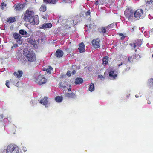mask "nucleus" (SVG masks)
<instances>
[{"label":"nucleus","instance_id":"nucleus-43","mask_svg":"<svg viewBox=\"0 0 153 153\" xmlns=\"http://www.w3.org/2000/svg\"><path fill=\"white\" fill-rule=\"evenodd\" d=\"M113 24H111L109 25H108L107 26H108V28L109 29L110 28V27L111 28H112L113 27L112 26H113Z\"/></svg>","mask_w":153,"mask_h":153},{"label":"nucleus","instance_id":"nucleus-24","mask_svg":"<svg viewBox=\"0 0 153 153\" xmlns=\"http://www.w3.org/2000/svg\"><path fill=\"white\" fill-rule=\"evenodd\" d=\"M127 58L128 59V61L130 63L134 62L135 61L133 55H132L130 57H128Z\"/></svg>","mask_w":153,"mask_h":153},{"label":"nucleus","instance_id":"nucleus-45","mask_svg":"<svg viewBox=\"0 0 153 153\" xmlns=\"http://www.w3.org/2000/svg\"><path fill=\"white\" fill-rule=\"evenodd\" d=\"M13 46L15 48H16L18 46V45L17 44H14Z\"/></svg>","mask_w":153,"mask_h":153},{"label":"nucleus","instance_id":"nucleus-5","mask_svg":"<svg viewBox=\"0 0 153 153\" xmlns=\"http://www.w3.org/2000/svg\"><path fill=\"white\" fill-rule=\"evenodd\" d=\"M34 80L36 83L40 85L45 84L47 82V79L40 74L37 77H36Z\"/></svg>","mask_w":153,"mask_h":153},{"label":"nucleus","instance_id":"nucleus-14","mask_svg":"<svg viewBox=\"0 0 153 153\" xmlns=\"http://www.w3.org/2000/svg\"><path fill=\"white\" fill-rule=\"evenodd\" d=\"M109 58L107 56H105L102 59V64L104 66H106L108 64Z\"/></svg>","mask_w":153,"mask_h":153},{"label":"nucleus","instance_id":"nucleus-36","mask_svg":"<svg viewBox=\"0 0 153 153\" xmlns=\"http://www.w3.org/2000/svg\"><path fill=\"white\" fill-rule=\"evenodd\" d=\"M28 42L29 43H30L32 45H33L35 43L34 41L32 39H30L29 40Z\"/></svg>","mask_w":153,"mask_h":153},{"label":"nucleus","instance_id":"nucleus-34","mask_svg":"<svg viewBox=\"0 0 153 153\" xmlns=\"http://www.w3.org/2000/svg\"><path fill=\"white\" fill-rule=\"evenodd\" d=\"M7 6L6 4L4 2H2L1 4V7L2 10H3L4 9V7H6Z\"/></svg>","mask_w":153,"mask_h":153},{"label":"nucleus","instance_id":"nucleus-23","mask_svg":"<svg viewBox=\"0 0 153 153\" xmlns=\"http://www.w3.org/2000/svg\"><path fill=\"white\" fill-rule=\"evenodd\" d=\"M47 10V7L45 5L43 4L41 6L39 10L40 11L44 12H45Z\"/></svg>","mask_w":153,"mask_h":153},{"label":"nucleus","instance_id":"nucleus-10","mask_svg":"<svg viewBox=\"0 0 153 153\" xmlns=\"http://www.w3.org/2000/svg\"><path fill=\"white\" fill-rule=\"evenodd\" d=\"M32 19L33 20L30 22L31 25H37L39 23V21L38 15L34 16Z\"/></svg>","mask_w":153,"mask_h":153},{"label":"nucleus","instance_id":"nucleus-15","mask_svg":"<svg viewBox=\"0 0 153 153\" xmlns=\"http://www.w3.org/2000/svg\"><path fill=\"white\" fill-rule=\"evenodd\" d=\"M43 1L46 4H55L58 1V0H43Z\"/></svg>","mask_w":153,"mask_h":153},{"label":"nucleus","instance_id":"nucleus-30","mask_svg":"<svg viewBox=\"0 0 153 153\" xmlns=\"http://www.w3.org/2000/svg\"><path fill=\"white\" fill-rule=\"evenodd\" d=\"M149 85L150 87L153 88V78H151L149 79Z\"/></svg>","mask_w":153,"mask_h":153},{"label":"nucleus","instance_id":"nucleus-2","mask_svg":"<svg viewBox=\"0 0 153 153\" xmlns=\"http://www.w3.org/2000/svg\"><path fill=\"white\" fill-rule=\"evenodd\" d=\"M25 55L29 62H33L35 61L36 59L35 54L32 51H27L25 53Z\"/></svg>","mask_w":153,"mask_h":153},{"label":"nucleus","instance_id":"nucleus-41","mask_svg":"<svg viewBox=\"0 0 153 153\" xmlns=\"http://www.w3.org/2000/svg\"><path fill=\"white\" fill-rule=\"evenodd\" d=\"M66 74L68 76H70L71 75V71H68L66 73Z\"/></svg>","mask_w":153,"mask_h":153},{"label":"nucleus","instance_id":"nucleus-40","mask_svg":"<svg viewBox=\"0 0 153 153\" xmlns=\"http://www.w3.org/2000/svg\"><path fill=\"white\" fill-rule=\"evenodd\" d=\"M90 11H87L85 13V15L86 16H90Z\"/></svg>","mask_w":153,"mask_h":153},{"label":"nucleus","instance_id":"nucleus-50","mask_svg":"<svg viewBox=\"0 0 153 153\" xmlns=\"http://www.w3.org/2000/svg\"><path fill=\"white\" fill-rule=\"evenodd\" d=\"M71 91V88H69L68 89V91Z\"/></svg>","mask_w":153,"mask_h":153},{"label":"nucleus","instance_id":"nucleus-39","mask_svg":"<svg viewBox=\"0 0 153 153\" xmlns=\"http://www.w3.org/2000/svg\"><path fill=\"white\" fill-rule=\"evenodd\" d=\"M6 86L8 87V88H10L9 87V84H10V83H9V81L8 80H7L6 81Z\"/></svg>","mask_w":153,"mask_h":153},{"label":"nucleus","instance_id":"nucleus-37","mask_svg":"<svg viewBox=\"0 0 153 153\" xmlns=\"http://www.w3.org/2000/svg\"><path fill=\"white\" fill-rule=\"evenodd\" d=\"M21 38H19L18 39V40L17 41V42L19 44H21L22 43V41L21 39Z\"/></svg>","mask_w":153,"mask_h":153},{"label":"nucleus","instance_id":"nucleus-20","mask_svg":"<svg viewBox=\"0 0 153 153\" xmlns=\"http://www.w3.org/2000/svg\"><path fill=\"white\" fill-rule=\"evenodd\" d=\"M19 33L22 35H25V37H28L29 36L26 31L22 29H21L19 30Z\"/></svg>","mask_w":153,"mask_h":153},{"label":"nucleus","instance_id":"nucleus-51","mask_svg":"<svg viewBox=\"0 0 153 153\" xmlns=\"http://www.w3.org/2000/svg\"><path fill=\"white\" fill-rule=\"evenodd\" d=\"M47 16L45 17L44 16V19H47Z\"/></svg>","mask_w":153,"mask_h":153},{"label":"nucleus","instance_id":"nucleus-7","mask_svg":"<svg viewBox=\"0 0 153 153\" xmlns=\"http://www.w3.org/2000/svg\"><path fill=\"white\" fill-rule=\"evenodd\" d=\"M100 40L98 38L95 39H93L91 42L92 44L93 47L95 48H97L100 47Z\"/></svg>","mask_w":153,"mask_h":153},{"label":"nucleus","instance_id":"nucleus-18","mask_svg":"<svg viewBox=\"0 0 153 153\" xmlns=\"http://www.w3.org/2000/svg\"><path fill=\"white\" fill-rule=\"evenodd\" d=\"M114 71L112 70H111L109 72V76L112 79H114L117 76V74H114Z\"/></svg>","mask_w":153,"mask_h":153},{"label":"nucleus","instance_id":"nucleus-33","mask_svg":"<svg viewBox=\"0 0 153 153\" xmlns=\"http://www.w3.org/2000/svg\"><path fill=\"white\" fill-rule=\"evenodd\" d=\"M70 22L71 24L73 25L74 26L77 23V20H72L70 21Z\"/></svg>","mask_w":153,"mask_h":153},{"label":"nucleus","instance_id":"nucleus-35","mask_svg":"<svg viewBox=\"0 0 153 153\" xmlns=\"http://www.w3.org/2000/svg\"><path fill=\"white\" fill-rule=\"evenodd\" d=\"M119 35L120 36H121V37L120 38V39L121 40H123L125 38V36H124L123 34V33H119Z\"/></svg>","mask_w":153,"mask_h":153},{"label":"nucleus","instance_id":"nucleus-31","mask_svg":"<svg viewBox=\"0 0 153 153\" xmlns=\"http://www.w3.org/2000/svg\"><path fill=\"white\" fill-rule=\"evenodd\" d=\"M145 1L147 5H149L153 3V0H145Z\"/></svg>","mask_w":153,"mask_h":153},{"label":"nucleus","instance_id":"nucleus-26","mask_svg":"<svg viewBox=\"0 0 153 153\" xmlns=\"http://www.w3.org/2000/svg\"><path fill=\"white\" fill-rule=\"evenodd\" d=\"M63 100V97L62 96H57L55 98V101L58 102H60L62 101Z\"/></svg>","mask_w":153,"mask_h":153},{"label":"nucleus","instance_id":"nucleus-1","mask_svg":"<svg viewBox=\"0 0 153 153\" xmlns=\"http://www.w3.org/2000/svg\"><path fill=\"white\" fill-rule=\"evenodd\" d=\"M34 12L30 8L28 9L24 14L23 19L26 22H30L34 16Z\"/></svg>","mask_w":153,"mask_h":153},{"label":"nucleus","instance_id":"nucleus-4","mask_svg":"<svg viewBox=\"0 0 153 153\" xmlns=\"http://www.w3.org/2000/svg\"><path fill=\"white\" fill-rule=\"evenodd\" d=\"M125 17L130 21L132 22L133 20L134 12L132 10L126 9L124 11Z\"/></svg>","mask_w":153,"mask_h":153},{"label":"nucleus","instance_id":"nucleus-55","mask_svg":"<svg viewBox=\"0 0 153 153\" xmlns=\"http://www.w3.org/2000/svg\"><path fill=\"white\" fill-rule=\"evenodd\" d=\"M152 58H153V54L152 55Z\"/></svg>","mask_w":153,"mask_h":153},{"label":"nucleus","instance_id":"nucleus-53","mask_svg":"<svg viewBox=\"0 0 153 153\" xmlns=\"http://www.w3.org/2000/svg\"><path fill=\"white\" fill-rule=\"evenodd\" d=\"M135 52H136L137 51V50L136 49H135Z\"/></svg>","mask_w":153,"mask_h":153},{"label":"nucleus","instance_id":"nucleus-12","mask_svg":"<svg viewBox=\"0 0 153 153\" xmlns=\"http://www.w3.org/2000/svg\"><path fill=\"white\" fill-rule=\"evenodd\" d=\"M63 54V51L62 50L57 49L56 52V56L57 58H60L62 56Z\"/></svg>","mask_w":153,"mask_h":153},{"label":"nucleus","instance_id":"nucleus-22","mask_svg":"<svg viewBox=\"0 0 153 153\" xmlns=\"http://www.w3.org/2000/svg\"><path fill=\"white\" fill-rule=\"evenodd\" d=\"M66 96L69 98H74L76 97V96L74 93L73 92L67 93L65 95Z\"/></svg>","mask_w":153,"mask_h":153},{"label":"nucleus","instance_id":"nucleus-42","mask_svg":"<svg viewBox=\"0 0 153 153\" xmlns=\"http://www.w3.org/2000/svg\"><path fill=\"white\" fill-rule=\"evenodd\" d=\"M4 117V116L3 114H1L0 115V120L1 121L3 119Z\"/></svg>","mask_w":153,"mask_h":153},{"label":"nucleus","instance_id":"nucleus-29","mask_svg":"<svg viewBox=\"0 0 153 153\" xmlns=\"http://www.w3.org/2000/svg\"><path fill=\"white\" fill-rule=\"evenodd\" d=\"M13 36L14 38L16 39H18L21 38V36L19 34L16 33H14L13 34Z\"/></svg>","mask_w":153,"mask_h":153},{"label":"nucleus","instance_id":"nucleus-17","mask_svg":"<svg viewBox=\"0 0 153 153\" xmlns=\"http://www.w3.org/2000/svg\"><path fill=\"white\" fill-rule=\"evenodd\" d=\"M79 50L80 53H82L85 51V45L83 42L79 44Z\"/></svg>","mask_w":153,"mask_h":153},{"label":"nucleus","instance_id":"nucleus-46","mask_svg":"<svg viewBox=\"0 0 153 153\" xmlns=\"http://www.w3.org/2000/svg\"><path fill=\"white\" fill-rule=\"evenodd\" d=\"M135 26L134 27H133L131 29V31L132 32H133L134 31V29H135Z\"/></svg>","mask_w":153,"mask_h":153},{"label":"nucleus","instance_id":"nucleus-3","mask_svg":"<svg viewBox=\"0 0 153 153\" xmlns=\"http://www.w3.org/2000/svg\"><path fill=\"white\" fill-rule=\"evenodd\" d=\"M6 153H19V149L16 145L10 144L6 149Z\"/></svg>","mask_w":153,"mask_h":153},{"label":"nucleus","instance_id":"nucleus-6","mask_svg":"<svg viewBox=\"0 0 153 153\" xmlns=\"http://www.w3.org/2000/svg\"><path fill=\"white\" fill-rule=\"evenodd\" d=\"M134 17L137 20L143 18L144 16L143 10L141 9H137L134 13Z\"/></svg>","mask_w":153,"mask_h":153},{"label":"nucleus","instance_id":"nucleus-47","mask_svg":"<svg viewBox=\"0 0 153 153\" xmlns=\"http://www.w3.org/2000/svg\"><path fill=\"white\" fill-rule=\"evenodd\" d=\"M98 4H99V1H98V0H97L95 2V4L97 5H98Z\"/></svg>","mask_w":153,"mask_h":153},{"label":"nucleus","instance_id":"nucleus-38","mask_svg":"<svg viewBox=\"0 0 153 153\" xmlns=\"http://www.w3.org/2000/svg\"><path fill=\"white\" fill-rule=\"evenodd\" d=\"M99 78L100 79H105L104 77L102 75H99L98 76Z\"/></svg>","mask_w":153,"mask_h":153},{"label":"nucleus","instance_id":"nucleus-28","mask_svg":"<svg viewBox=\"0 0 153 153\" xmlns=\"http://www.w3.org/2000/svg\"><path fill=\"white\" fill-rule=\"evenodd\" d=\"M16 21V19L15 17H11L9 18H8L7 19V22L9 23H13Z\"/></svg>","mask_w":153,"mask_h":153},{"label":"nucleus","instance_id":"nucleus-27","mask_svg":"<svg viewBox=\"0 0 153 153\" xmlns=\"http://www.w3.org/2000/svg\"><path fill=\"white\" fill-rule=\"evenodd\" d=\"M88 89L91 92H92L94 90V86L93 83H91L90 84Z\"/></svg>","mask_w":153,"mask_h":153},{"label":"nucleus","instance_id":"nucleus-16","mask_svg":"<svg viewBox=\"0 0 153 153\" xmlns=\"http://www.w3.org/2000/svg\"><path fill=\"white\" fill-rule=\"evenodd\" d=\"M24 6L22 4H18L16 5L15 9L17 11H19L22 10L24 7Z\"/></svg>","mask_w":153,"mask_h":153},{"label":"nucleus","instance_id":"nucleus-32","mask_svg":"<svg viewBox=\"0 0 153 153\" xmlns=\"http://www.w3.org/2000/svg\"><path fill=\"white\" fill-rule=\"evenodd\" d=\"M133 55L135 60L138 59L140 58V56L138 54H135Z\"/></svg>","mask_w":153,"mask_h":153},{"label":"nucleus","instance_id":"nucleus-9","mask_svg":"<svg viewBox=\"0 0 153 153\" xmlns=\"http://www.w3.org/2000/svg\"><path fill=\"white\" fill-rule=\"evenodd\" d=\"M142 44V41L140 39H138L136 40L133 43H131L129 45L133 48V49H134L137 46H140Z\"/></svg>","mask_w":153,"mask_h":153},{"label":"nucleus","instance_id":"nucleus-52","mask_svg":"<svg viewBox=\"0 0 153 153\" xmlns=\"http://www.w3.org/2000/svg\"><path fill=\"white\" fill-rule=\"evenodd\" d=\"M63 1H65L66 0H62Z\"/></svg>","mask_w":153,"mask_h":153},{"label":"nucleus","instance_id":"nucleus-19","mask_svg":"<svg viewBox=\"0 0 153 153\" xmlns=\"http://www.w3.org/2000/svg\"><path fill=\"white\" fill-rule=\"evenodd\" d=\"M48 98L46 97H45L43 99H42L40 101V103L45 106L47 105L48 103V101L47 100Z\"/></svg>","mask_w":153,"mask_h":153},{"label":"nucleus","instance_id":"nucleus-44","mask_svg":"<svg viewBox=\"0 0 153 153\" xmlns=\"http://www.w3.org/2000/svg\"><path fill=\"white\" fill-rule=\"evenodd\" d=\"M76 71L75 70H73L72 72H71V74H72L74 75V74L76 73Z\"/></svg>","mask_w":153,"mask_h":153},{"label":"nucleus","instance_id":"nucleus-11","mask_svg":"<svg viewBox=\"0 0 153 153\" xmlns=\"http://www.w3.org/2000/svg\"><path fill=\"white\" fill-rule=\"evenodd\" d=\"M52 24L51 23H44L39 26V29L45 30L47 28H50L52 27Z\"/></svg>","mask_w":153,"mask_h":153},{"label":"nucleus","instance_id":"nucleus-13","mask_svg":"<svg viewBox=\"0 0 153 153\" xmlns=\"http://www.w3.org/2000/svg\"><path fill=\"white\" fill-rule=\"evenodd\" d=\"M23 72L22 70H19L17 72H15L13 73V75L18 78H20L22 76Z\"/></svg>","mask_w":153,"mask_h":153},{"label":"nucleus","instance_id":"nucleus-49","mask_svg":"<svg viewBox=\"0 0 153 153\" xmlns=\"http://www.w3.org/2000/svg\"><path fill=\"white\" fill-rule=\"evenodd\" d=\"M60 85L62 87H63L64 88L65 87V86L62 85V82H61V83H60Z\"/></svg>","mask_w":153,"mask_h":153},{"label":"nucleus","instance_id":"nucleus-48","mask_svg":"<svg viewBox=\"0 0 153 153\" xmlns=\"http://www.w3.org/2000/svg\"><path fill=\"white\" fill-rule=\"evenodd\" d=\"M123 64V63L122 62H121V63L119 64L118 65V66L119 67L121 65Z\"/></svg>","mask_w":153,"mask_h":153},{"label":"nucleus","instance_id":"nucleus-8","mask_svg":"<svg viewBox=\"0 0 153 153\" xmlns=\"http://www.w3.org/2000/svg\"><path fill=\"white\" fill-rule=\"evenodd\" d=\"M109 30L108 26H105V27H101L99 28L98 30L100 33L104 35L107 34V33L108 32Z\"/></svg>","mask_w":153,"mask_h":153},{"label":"nucleus","instance_id":"nucleus-21","mask_svg":"<svg viewBox=\"0 0 153 153\" xmlns=\"http://www.w3.org/2000/svg\"><path fill=\"white\" fill-rule=\"evenodd\" d=\"M83 82V80L81 78H77L75 81V83L76 84H81Z\"/></svg>","mask_w":153,"mask_h":153},{"label":"nucleus","instance_id":"nucleus-54","mask_svg":"<svg viewBox=\"0 0 153 153\" xmlns=\"http://www.w3.org/2000/svg\"><path fill=\"white\" fill-rule=\"evenodd\" d=\"M135 97H137V96L136 95H135Z\"/></svg>","mask_w":153,"mask_h":153},{"label":"nucleus","instance_id":"nucleus-25","mask_svg":"<svg viewBox=\"0 0 153 153\" xmlns=\"http://www.w3.org/2000/svg\"><path fill=\"white\" fill-rule=\"evenodd\" d=\"M44 70L46 71L47 73L50 74L51 73V70H52L53 69L52 67L51 66H49L48 68H44Z\"/></svg>","mask_w":153,"mask_h":153}]
</instances>
